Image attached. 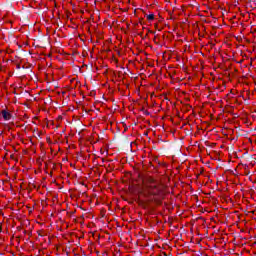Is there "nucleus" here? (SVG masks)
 Segmentation results:
<instances>
[{
  "instance_id": "obj_1",
  "label": "nucleus",
  "mask_w": 256,
  "mask_h": 256,
  "mask_svg": "<svg viewBox=\"0 0 256 256\" xmlns=\"http://www.w3.org/2000/svg\"><path fill=\"white\" fill-rule=\"evenodd\" d=\"M139 177H140L142 183L147 185L149 187V189H159V185H160L159 180H157L149 175L143 176V175L139 174Z\"/></svg>"
},
{
  "instance_id": "obj_2",
  "label": "nucleus",
  "mask_w": 256,
  "mask_h": 256,
  "mask_svg": "<svg viewBox=\"0 0 256 256\" xmlns=\"http://www.w3.org/2000/svg\"><path fill=\"white\" fill-rule=\"evenodd\" d=\"M1 115L4 121H11V118L13 117V115H11V113H9L7 110H2Z\"/></svg>"
},
{
  "instance_id": "obj_3",
  "label": "nucleus",
  "mask_w": 256,
  "mask_h": 256,
  "mask_svg": "<svg viewBox=\"0 0 256 256\" xmlns=\"http://www.w3.org/2000/svg\"><path fill=\"white\" fill-rule=\"evenodd\" d=\"M237 169H244L245 170V175H249V166H247V164H243V163H240L238 166H237Z\"/></svg>"
},
{
  "instance_id": "obj_4",
  "label": "nucleus",
  "mask_w": 256,
  "mask_h": 256,
  "mask_svg": "<svg viewBox=\"0 0 256 256\" xmlns=\"http://www.w3.org/2000/svg\"><path fill=\"white\" fill-rule=\"evenodd\" d=\"M135 168L138 170V171H141V169H145V164L143 162H139L135 165Z\"/></svg>"
},
{
  "instance_id": "obj_5",
  "label": "nucleus",
  "mask_w": 256,
  "mask_h": 256,
  "mask_svg": "<svg viewBox=\"0 0 256 256\" xmlns=\"http://www.w3.org/2000/svg\"><path fill=\"white\" fill-rule=\"evenodd\" d=\"M147 19H148V21H153V19H155V14L147 15Z\"/></svg>"
},
{
  "instance_id": "obj_6",
  "label": "nucleus",
  "mask_w": 256,
  "mask_h": 256,
  "mask_svg": "<svg viewBox=\"0 0 256 256\" xmlns=\"http://www.w3.org/2000/svg\"><path fill=\"white\" fill-rule=\"evenodd\" d=\"M45 167H52V169H55V163L48 164L45 162Z\"/></svg>"
},
{
  "instance_id": "obj_7",
  "label": "nucleus",
  "mask_w": 256,
  "mask_h": 256,
  "mask_svg": "<svg viewBox=\"0 0 256 256\" xmlns=\"http://www.w3.org/2000/svg\"><path fill=\"white\" fill-rule=\"evenodd\" d=\"M249 159H251L252 161H256V158L253 156H249Z\"/></svg>"
},
{
  "instance_id": "obj_8",
  "label": "nucleus",
  "mask_w": 256,
  "mask_h": 256,
  "mask_svg": "<svg viewBox=\"0 0 256 256\" xmlns=\"http://www.w3.org/2000/svg\"><path fill=\"white\" fill-rule=\"evenodd\" d=\"M159 165H165V162H159Z\"/></svg>"
},
{
  "instance_id": "obj_9",
  "label": "nucleus",
  "mask_w": 256,
  "mask_h": 256,
  "mask_svg": "<svg viewBox=\"0 0 256 256\" xmlns=\"http://www.w3.org/2000/svg\"><path fill=\"white\" fill-rule=\"evenodd\" d=\"M62 161H67V158H63Z\"/></svg>"
},
{
  "instance_id": "obj_10",
  "label": "nucleus",
  "mask_w": 256,
  "mask_h": 256,
  "mask_svg": "<svg viewBox=\"0 0 256 256\" xmlns=\"http://www.w3.org/2000/svg\"><path fill=\"white\" fill-rule=\"evenodd\" d=\"M144 135H145V136H147V135H148V133H147V132H144Z\"/></svg>"
},
{
  "instance_id": "obj_11",
  "label": "nucleus",
  "mask_w": 256,
  "mask_h": 256,
  "mask_svg": "<svg viewBox=\"0 0 256 256\" xmlns=\"http://www.w3.org/2000/svg\"><path fill=\"white\" fill-rule=\"evenodd\" d=\"M17 69H21V66H17Z\"/></svg>"
},
{
  "instance_id": "obj_12",
  "label": "nucleus",
  "mask_w": 256,
  "mask_h": 256,
  "mask_svg": "<svg viewBox=\"0 0 256 256\" xmlns=\"http://www.w3.org/2000/svg\"><path fill=\"white\" fill-rule=\"evenodd\" d=\"M250 165L253 167L255 164H253V163H250Z\"/></svg>"
},
{
  "instance_id": "obj_13",
  "label": "nucleus",
  "mask_w": 256,
  "mask_h": 256,
  "mask_svg": "<svg viewBox=\"0 0 256 256\" xmlns=\"http://www.w3.org/2000/svg\"><path fill=\"white\" fill-rule=\"evenodd\" d=\"M230 173H232V174H233V170H230Z\"/></svg>"
},
{
  "instance_id": "obj_14",
  "label": "nucleus",
  "mask_w": 256,
  "mask_h": 256,
  "mask_svg": "<svg viewBox=\"0 0 256 256\" xmlns=\"http://www.w3.org/2000/svg\"><path fill=\"white\" fill-rule=\"evenodd\" d=\"M146 115H149V112H146Z\"/></svg>"
},
{
  "instance_id": "obj_15",
  "label": "nucleus",
  "mask_w": 256,
  "mask_h": 256,
  "mask_svg": "<svg viewBox=\"0 0 256 256\" xmlns=\"http://www.w3.org/2000/svg\"><path fill=\"white\" fill-rule=\"evenodd\" d=\"M206 165H209V162H206Z\"/></svg>"
}]
</instances>
